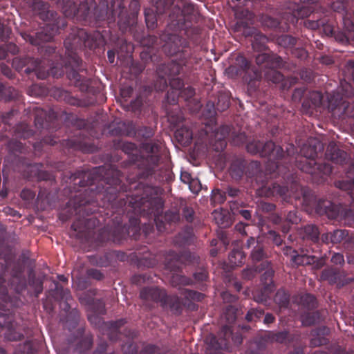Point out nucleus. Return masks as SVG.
I'll use <instances>...</instances> for the list:
<instances>
[{
    "label": "nucleus",
    "mask_w": 354,
    "mask_h": 354,
    "mask_svg": "<svg viewBox=\"0 0 354 354\" xmlns=\"http://www.w3.org/2000/svg\"><path fill=\"white\" fill-rule=\"evenodd\" d=\"M347 156L346 152L339 149L334 144H330L326 151V158L335 164H344L346 162Z\"/></svg>",
    "instance_id": "obj_29"
},
{
    "label": "nucleus",
    "mask_w": 354,
    "mask_h": 354,
    "mask_svg": "<svg viewBox=\"0 0 354 354\" xmlns=\"http://www.w3.org/2000/svg\"><path fill=\"white\" fill-rule=\"evenodd\" d=\"M12 66L17 71H21L25 68V73L30 74L35 72L37 78L44 80L47 77L48 73L41 71V62L37 59L29 56L16 57L12 59Z\"/></svg>",
    "instance_id": "obj_11"
},
{
    "label": "nucleus",
    "mask_w": 354,
    "mask_h": 354,
    "mask_svg": "<svg viewBox=\"0 0 354 354\" xmlns=\"http://www.w3.org/2000/svg\"><path fill=\"white\" fill-rule=\"evenodd\" d=\"M322 94L319 91H309L302 102V107L305 109H314L322 104Z\"/></svg>",
    "instance_id": "obj_33"
},
{
    "label": "nucleus",
    "mask_w": 354,
    "mask_h": 354,
    "mask_svg": "<svg viewBox=\"0 0 354 354\" xmlns=\"http://www.w3.org/2000/svg\"><path fill=\"white\" fill-rule=\"evenodd\" d=\"M300 303L302 306L308 310H314L317 307L316 298L311 294H305L300 298Z\"/></svg>",
    "instance_id": "obj_57"
},
{
    "label": "nucleus",
    "mask_w": 354,
    "mask_h": 354,
    "mask_svg": "<svg viewBox=\"0 0 354 354\" xmlns=\"http://www.w3.org/2000/svg\"><path fill=\"white\" fill-rule=\"evenodd\" d=\"M228 259L231 267L241 266L245 261V255L241 249L236 248L230 252Z\"/></svg>",
    "instance_id": "obj_44"
},
{
    "label": "nucleus",
    "mask_w": 354,
    "mask_h": 354,
    "mask_svg": "<svg viewBox=\"0 0 354 354\" xmlns=\"http://www.w3.org/2000/svg\"><path fill=\"white\" fill-rule=\"evenodd\" d=\"M237 308L234 306L229 304L225 307L223 313V317L226 324L223 325L218 333V338L214 336L211 339V345L215 350H227L230 347L232 339L234 344H241L242 343V337L237 335L234 339L232 336V324L236 319Z\"/></svg>",
    "instance_id": "obj_8"
},
{
    "label": "nucleus",
    "mask_w": 354,
    "mask_h": 354,
    "mask_svg": "<svg viewBox=\"0 0 354 354\" xmlns=\"http://www.w3.org/2000/svg\"><path fill=\"white\" fill-rule=\"evenodd\" d=\"M343 21V31L335 34V40L342 44H349L354 41V14L353 12H346L341 17Z\"/></svg>",
    "instance_id": "obj_17"
},
{
    "label": "nucleus",
    "mask_w": 354,
    "mask_h": 354,
    "mask_svg": "<svg viewBox=\"0 0 354 354\" xmlns=\"http://www.w3.org/2000/svg\"><path fill=\"white\" fill-rule=\"evenodd\" d=\"M161 306L164 308H169L176 315H180L183 310L180 299L176 295H167L166 294Z\"/></svg>",
    "instance_id": "obj_31"
},
{
    "label": "nucleus",
    "mask_w": 354,
    "mask_h": 354,
    "mask_svg": "<svg viewBox=\"0 0 354 354\" xmlns=\"http://www.w3.org/2000/svg\"><path fill=\"white\" fill-rule=\"evenodd\" d=\"M160 41L163 53L176 58L158 66L156 71L158 76L179 75L189 73L199 64L201 59L194 55L189 46V41L184 37L165 31L160 35Z\"/></svg>",
    "instance_id": "obj_5"
},
{
    "label": "nucleus",
    "mask_w": 354,
    "mask_h": 354,
    "mask_svg": "<svg viewBox=\"0 0 354 354\" xmlns=\"http://www.w3.org/2000/svg\"><path fill=\"white\" fill-rule=\"evenodd\" d=\"M304 240L310 241L313 243H317L319 240L320 232L318 227L313 224L305 225L301 233Z\"/></svg>",
    "instance_id": "obj_38"
},
{
    "label": "nucleus",
    "mask_w": 354,
    "mask_h": 354,
    "mask_svg": "<svg viewBox=\"0 0 354 354\" xmlns=\"http://www.w3.org/2000/svg\"><path fill=\"white\" fill-rule=\"evenodd\" d=\"M230 104V95L226 92H219L216 98L214 100H209L206 105L207 111L209 117H213L216 114V111L223 112L227 110Z\"/></svg>",
    "instance_id": "obj_22"
},
{
    "label": "nucleus",
    "mask_w": 354,
    "mask_h": 354,
    "mask_svg": "<svg viewBox=\"0 0 354 354\" xmlns=\"http://www.w3.org/2000/svg\"><path fill=\"white\" fill-rule=\"evenodd\" d=\"M306 253L298 254V252L292 257L291 262L295 266H307L313 262V259Z\"/></svg>",
    "instance_id": "obj_53"
},
{
    "label": "nucleus",
    "mask_w": 354,
    "mask_h": 354,
    "mask_svg": "<svg viewBox=\"0 0 354 354\" xmlns=\"http://www.w3.org/2000/svg\"><path fill=\"white\" fill-rule=\"evenodd\" d=\"M88 319L92 324L97 326L100 330L106 335L111 341L119 339L120 329L127 323L125 319H120L116 321L104 322L97 314L88 315Z\"/></svg>",
    "instance_id": "obj_10"
},
{
    "label": "nucleus",
    "mask_w": 354,
    "mask_h": 354,
    "mask_svg": "<svg viewBox=\"0 0 354 354\" xmlns=\"http://www.w3.org/2000/svg\"><path fill=\"white\" fill-rule=\"evenodd\" d=\"M87 304L90 306L93 313L97 315H104L106 313L105 303L102 299H88Z\"/></svg>",
    "instance_id": "obj_54"
},
{
    "label": "nucleus",
    "mask_w": 354,
    "mask_h": 354,
    "mask_svg": "<svg viewBox=\"0 0 354 354\" xmlns=\"http://www.w3.org/2000/svg\"><path fill=\"white\" fill-rule=\"evenodd\" d=\"M28 284L34 289L36 297H38L43 291V282L37 278L34 270H30L28 273Z\"/></svg>",
    "instance_id": "obj_48"
},
{
    "label": "nucleus",
    "mask_w": 354,
    "mask_h": 354,
    "mask_svg": "<svg viewBox=\"0 0 354 354\" xmlns=\"http://www.w3.org/2000/svg\"><path fill=\"white\" fill-rule=\"evenodd\" d=\"M264 262H268V266L263 270L264 272L261 277V282L263 286H269L271 288H274V284L273 281V277L274 274V270L272 267L271 261L266 260Z\"/></svg>",
    "instance_id": "obj_41"
},
{
    "label": "nucleus",
    "mask_w": 354,
    "mask_h": 354,
    "mask_svg": "<svg viewBox=\"0 0 354 354\" xmlns=\"http://www.w3.org/2000/svg\"><path fill=\"white\" fill-rule=\"evenodd\" d=\"M19 96V92L12 86L0 82V100L10 101Z\"/></svg>",
    "instance_id": "obj_40"
},
{
    "label": "nucleus",
    "mask_w": 354,
    "mask_h": 354,
    "mask_svg": "<svg viewBox=\"0 0 354 354\" xmlns=\"http://www.w3.org/2000/svg\"><path fill=\"white\" fill-rule=\"evenodd\" d=\"M268 266V262H263L257 266L254 265L253 266L247 267L243 270L241 277L246 281L252 280L258 273L263 272Z\"/></svg>",
    "instance_id": "obj_39"
},
{
    "label": "nucleus",
    "mask_w": 354,
    "mask_h": 354,
    "mask_svg": "<svg viewBox=\"0 0 354 354\" xmlns=\"http://www.w3.org/2000/svg\"><path fill=\"white\" fill-rule=\"evenodd\" d=\"M248 152L252 154H259L262 157H267L272 162V171L271 173L280 174L282 171L281 160L284 158L285 151L280 146H277L273 142L268 141L263 143L259 140H253L246 145Z\"/></svg>",
    "instance_id": "obj_7"
},
{
    "label": "nucleus",
    "mask_w": 354,
    "mask_h": 354,
    "mask_svg": "<svg viewBox=\"0 0 354 354\" xmlns=\"http://www.w3.org/2000/svg\"><path fill=\"white\" fill-rule=\"evenodd\" d=\"M140 44L143 46L147 47L149 50L147 53L149 55L151 61L153 62H157L158 59L156 55L153 53V50L161 48L160 37L158 38L155 35H148L141 39Z\"/></svg>",
    "instance_id": "obj_30"
},
{
    "label": "nucleus",
    "mask_w": 354,
    "mask_h": 354,
    "mask_svg": "<svg viewBox=\"0 0 354 354\" xmlns=\"http://www.w3.org/2000/svg\"><path fill=\"white\" fill-rule=\"evenodd\" d=\"M53 292V297L57 300L68 301L71 297L69 290L64 288L58 282H55V289Z\"/></svg>",
    "instance_id": "obj_52"
},
{
    "label": "nucleus",
    "mask_w": 354,
    "mask_h": 354,
    "mask_svg": "<svg viewBox=\"0 0 354 354\" xmlns=\"http://www.w3.org/2000/svg\"><path fill=\"white\" fill-rule=\"evenodd\" d=\"M174 136L178 142L184 146L189 145L192 142L193 138L192 131L186 126H183L177 129L174 133Z\"/></svg>",
    "instance_id": "obj_37"
},
{
    "label": "nucleus",
    "mask_w": 354,
    "mask_h": 354,
    "mask_svg": "<svg viewBox=\"0 0 354 354\" xmlns=\"http://www.w3.org/2000/svg\"><path fill=\"white\" fill-rule=\"evenodd\" d=\"M328 331L329 329L326 326L318 327L312 330L310 333L312 338L310 341V346L314 348L326 345L329 342L328 339L326 337Z\"/></svg>",
    "instance_id": "obj_28"
},
{
    "label": "nucleus",
    "mask_w": 354,
    "mask_h": 354,
    "mask_svg": "<svg viewBox=\"0 0 354 354\" xmlns=\"http://www.w3.org/2000/svg\"><path fill=\"white\" fill-rule=\"evenodd\" d=\"M14 132L16 138L24 139L28 138L33 135V131L30 126L24 122L17 124Z\"/></svg>",
    "instance_id": "obj_49"
},
{
    "label": "nucleus",
    "mask_w": 354,
    "mask_h": 354,
    "mask_svg": "<svg viewBox=\"0 0 354 354\" xmlns=\"http://www.w3.org/2000/svg\"><path fill=\"white\" fill-rule=\"evenodd\" d=\"M154 129L149 127L142 126L136 129V134L134 138L138 140H147L151 138L154 135Z\"/></svg>",
    "instance_id": "obj_50"
},
{
    "label": "nucleus",
    "mask_w": 354,
    "mask_h": 354,
    "mask_svg": "<svg viewBox=\"0 0 354 354\" xmlns=\"http://www.w3.org/2000/svg\"><path fill=\"white\" fill-rule=\"evenodd\" d=\"M301 319L304 326H312L319 319V314L318 312L305 313L302 314Z\"/></svg>",
    "instance_id": "obj_55"
},
{
    "label": "nucleus",
    "mask_w": 354,
    "mask_h": 354,
    "mask_svg": "<svg viewBox=\"0 0 354 354\" xmlns=\"http://www.w3.org/2000/svg\"><path fill=\"white\" fill-rule=\"evenodd\" d=\"M277 43L281 46L292 49L297 44V39L291 35H283L277 38Z\"/></svg>",
    "instance_id": "obj_59"
},
{
    "label": "nucleus",
    "mask_w": 354,
    "mask_h": 354,
    "mask_svg": "<svg viewBox=\"0 0 354 354\" xmlns=\"http://www.w3.org/2000/svg\"><path fill=\"white\" fill-rule=\"evenodd\" d=\"M136 129L132 121H120L109 124L107 127V133L113 136H125L134 138Z\"/></svg>",
    "instance_id": "obj_20"
},
{
    "label": "nucleus",
    "mask_w": 354,
    "mask_h": 354,
    "mask_svg": "<svg viewBox=\"0 0 354 354\" xmlns=\"http://www.w3.org/2000/svg\"><path fill=\"white\" fill-rule=\"evenodd\" d=\"M181 261L180 255L174 251L169 250L165 254V267L171 272H177L180 269Z\"/></svg>",
    "instance_id": "obj_34"
},
{
    "label": "nucleus",
    "mask_w": 354,
    "mask_h": 354,
    "mask_svg": "<svg viewBox=\"0 0 354 354\" xmlns=\"http://www.w3.org/2000/svg\"><path fill=\"white\" fill-rule=\"evenodd\" d=\"M246 160L243 158H236L232 160L230 167V174L232 178L240 180L245 175Z\"/></svg>",
    "instance_id": "obj_32"
},
{
    "label": "nucleus",
    "mask_w": 354,
    "mask_h": 354,
    "mask_svg": "<svg viewBox=\"0 0 354 354\" xmlns=\"http://www.w3.org/2000/svg\"><path fill=\"white\" fill-rule=\"evenodd\" d=\"M258 66H252L245 57L239 55L236 59L238 66L245 72L243 78L249 82L260 80L263 77V71L269 67H282L283 62L280 56L275 54L260 53L255 57Z\"/></svg>",
    "instance_id": "obj_6"
},
{
    "label": "nucleus",
    "mask_w": 354,
    "mask_h": 354,
    "mask_svg": "<svg viewBox=\"0 0 354 354\" xmlns=\"http://www.w3.org/2000/svg\"><path fill=\"white\" fill-rule=\"evenodd\" d=\"M165 295V291L158 287H145L140 290V298L144 306L151 309L158 303L162 305Z\"/></svg>",
    "instance_id": "obj_15"
},
{
    "label": "nucleus",
    "mask_w": 354,
    "mask_h": 354,
    "mask_svg": "<svg viewBox=\"0 0 354 354\" xmlns=\"http://www.w3.org/2000/svg\"><path fill=\"white\" fill-rule=\"evenodd\" d=\"M230 128L229 126H221L216 132L217 140L214 145V149L216 151H223L227 145L225 138L229 136Z\"/></svg>",
    "instance_id": "obj_36"
},
{
    "label": "nucleus",
    "mask_w": 354,
    "mask_h": 354,
    "mask_svg": "<svg viewBox=\"0 0 354 354\" xmlns=\"http://www.w3.org/2000/svg\"><path fill=\"white\" fill-rule=\"evenodd\" d=\"M245 247L248 249H251L250 258L254 264L261 261L268 260L269 255L262 243H260L254 237H250L245 244Z\"/></svg>",
    "instance_id": "obj_21"
},
{
    "label": "nucleus",
    "mask_w": 354,
    "mask_h": 354,
    "mask_svg": "<svg viewBox=\"0 0 354 354\" xmlns=\"http://www.w3.org/2000/svg\"><path fill=\"white\" fill-rule=\"evenodd\" d=\"M239 30L243 28V34L245 37H253L252 42V48L258 52H262L266 50V44L268 41V37L264 34L254 27L248 26L247 22L241 20L236 23Z\"/></svg>",
    "instance_id": "obj_12"
},
{
    "label": "nucleus",
    "mask_w": 354,
    "mask_h": 354,
    "mask_svg": "<svg viewBox=\"0 0 354 354\" xmlns=\"http://www.w3.org/2000/svg\"><path fill=\"white\" fill-rule=\"evenodd\" d=\"M335 186L339 189L344 191H350L351 194L354 190V177L353 178H348L344 180L335 182Z\"/></svg>",
    "instance_id": "obj_62"
},
{
    "label": "nucleus",
    "mask_w": 354,
    "mask_h": 354,
    "mask_svg": "<svg viewBox=\"0 0 354 354\" xmlns=\"http://www.w3.org/2000/svg\"><path fill=\"white\" fill-rule=\"evenodd\" d=\"M62 145L64 150L81 151L84 153L93 152L94 148L93 145H88L84 139L81 138L63 140Z\"/></svg>",
    "instance_id": "obj_25"
},
{
    "label": "nucleus",
    "mask_w": 354,
    "mask_h": 354,
    "mask_svg": "<svg viewBox=\"0 0 354 354\" xmlns=\"http://www.w3.org/2000/svg\"><path fill=\"white\" fill-rule=\"evenodd\" d=\"M43 164L35 163L30 164L27 166L24 171V176L28 180L36 181H51L53 177L50 173L47 171L43 170Z\"/></svg>",
    "instance_id": "obj_23"
},
{
    "label": "nucleus",
    "mask_w": 354,
    "mask_h": 354,
    "mask_svg": "<svg viewBox=\"0 0 354 354\" xmlns=\"http://www.w3.org/2000/svg\"><path fill=\"white\" fill-rule=\"evenodd\" d=\"M319 215H326L330 219H336L340 214V208L328 200H319L315 207Z\"/></svg>",
    "instance_id": "obj_24"
},
{
    "label": "nucleus",
    "mask_w": 354,
    "mask_h": 354,
    "mask_svg": "<svg viewBox=\"0 0 354 354\" xmlns=\"http://www.w3.org/2000/svg\"><path fill=\"white\" fill-rule=\"evenodd\" d=\"M301 221L300 216L298 215V211L296 209L289 211L286 216L284 224L282 225V231L283 233H288L290 224H297Z\"/></svg>",
    "instance_id": "obj_47"
},
{
    "label": "nucleus",
    "mask_w": 354,
    "mask_h": 354,
    "mask_svg": "<svg viewBox=\"0 0 354 354\" xmlns=\"http://www.w3.org/2000/svg\"><path fill=\"white\" fill-rule=\"evenodd\" d=\"M323 150L322 144L316 139H310L307 143L302 145L300 149V155L294 157L297 150L295 146L290 144L286 147L284 158L281 160L282 165L280 174L286 180L285 184L281 185L278 183H267L257 189V194L264 197H280L283 201L290 203L291 199L299 200L303 197L306 200V191L301 187L295 180L292 174H288L290 167L292 168V163L295 167L305 173H313L315 171L316 158L318 152Z\"/></svg>",
    "instance_id": "obj_3"
},
{
    "label": "nucleus",
    "mask_w": 354,
    "mask_h": 354,
    "mask_svg": "<svg viewBox=\"0 0 354 354\" xmlns=\"http://www.w3.org/2000/svg\"><path fill=\"white\" fill-rule=\"evenodd\" d=\"M116 256V251L106 252L103 255L97 257L96 264L100 267H107Z\"/></svg>",
    "instance_id": "obj_58"
},
{
    "label": "nucleus",
    "mask_w": 354,
    "mask_h": 354,
    "mask_svg": "<svg viewBox=\"0 0 354 354\" xmlns=\"http://www.w3.org/2000/svg\"><path fill=\"white\" fill-rule=\"evenodd\" d=\"M157 263V261L151 254L147 253L142 257L138 259L139 268H153Z\"/></svg>",
    "instance_id": "obj_56"
},
{
    "label": "nucleus",
    "mask_w": 354,
    "mask_h": 354,
    "mask_svg": "<svg viewBox=\"0 0 354 354\" xmlns=\"http://www.w3.org/2000/svg\"><path fill=\"white\" fill-rule=\"evenodd\" d=\"M263 339L269 342L287 344L290 342V334L288 330L283 331H268L263 335Z\"/></svg>",
    "instance_id": "obj_35"
},
{
    "label": "nucleus",
    "mask_w": 354,
    "mask_h": 354,
    "mask_svg": "<svg viewBox=\"0 0 354 354\" xmlns=\"http://www.w3.org/2000/svg\"><path fill=\"white\" fill-rule=\"evenodd\" d=\"M278 67H269L268 69L263 71V77L268 81L274 84L281 83L283 80V75L276 68Z\"/></svg>",
    "instance_id": "obj_43"
},
{
    "label": "nucleus",
    "mask_w": 354,
    "mask_h": 354,
    "mask_svg": "<svg viewBox=\"0 0 354 354\" xmlns=\"http://www.w3.org/2000/svg\"><path fill=\"white\" fill-rule=\"evenodd\" d=\"M274 301L280 308H287L290 304V295L284 289H279L274 295Z\"/></svg>",
    "instance_id": "obj_46"
},
{
    "label": "nucleus",
    "mask_w": 354,
    "mask_h": 354,
    "mask_svg": "<svg viewBox=\"0 0 354 354\" xmlns=\"http://www.w3.org/2000/svg\"><path fill=\"white\" fill-rule=\"evenodd\" d=\"M165 75L159 76L160 82L162 83L160 90H164L167 86V80L165 78ZM169 82L170 88L167 93V100L169 104H176L179 98H180V90L184 86V82L183 79L178 75H166Z\"/></svg>",
    "instance_id": "obj_14"
},
{
    "label": "nucleus",
    "mask_w": 354,
    "mask_h": 354,
    "mask_svg": "<svg viewBox=\"0 0 354 354\" xmlns=\"http://www.w3.org/2000/svg\"><path fill=\"white\" fill-rule=\"evenodd\" d=\"M121 335H123L128 339L127 342L122 346V350L124 354H137L138 352V346L133 341L138 336L137 331L126 328L124 329L122 333L120 331L119 339Z\"/></svg>",
    "instance_id": "obj_26"
},
{
    "label": "nucleus",
    "mask_w": 354,
    "mask_h": 354,
    "mask_svg": "<svg viewBox=\"0 0 354 354\" xmlns=\"http://www.w3.org/2000/svg\"><path fill=\"white\" fill-rule=\"evenodd\" d=\"M315 171L310 174H322L323 176H329L333 171V167L329 163H318L316 161Z\"/></svg>",
    "instance_id": "obj_63"
},
{
    "label": "nucleus",
    "mask_w": 354,
    "mask_h": 354,
    "mask_svg": "<svg viewBox=\"0 0 354 354\" xmlns=\"http://www.w3.org/2000/svg\"><path fill=\"white\" fill-rule=\"evenodd\" d=\"M181 295L185 299L190 301H201L205 297V295L203 293L189 289L182 290Z\"/></svg>",
    "instance_id": "obj_60"
},
{
    "label": "nucleus",
    "mask_w": 354,
    "mask_h": 354,
    "mask_svg": "<svg viewBox=\"0 0 354 354\" xmlns=\"http://www.w3.org/2000/svg\"><path fill=\"white\" fill-rule=\"evenodd\" d=\"M354 95L353 86L346 81H342L337 90L330 94L328 102L333 108H338L348 117L354 118V101H348Z\"/></svg>",
    "instance_id": "obj_9"
},
{
    "label": "nucleus",
    "mask_w": 354,
    "mask_h": 354,
    "mask_svg": "<svg viewBox=\"0 0 354 354\" xmlns=\"http://www.w3.org/2000/svg\"><path fill=\"white\" fill-rule=\"evenodd\" d=\"M273 290L274 289L270 288L269 286H263L252 292L254 300L258 303L266 302Z\"/></svg>",
    "instance_id": "obj_45"
},
{
    "label": "nucleus",
    "mask_w": 354,
    "mask_h": 354,
    "mask_svg": "<svg viewBox=\"0 0 354 354\" xmlns=\"http://www.w3.org/2000/svg\"><path fill=\"white\" fill-rule=\"evenodd\" d=\"M104 44V37L99 30L87 32L83 28L73 29L64 42L66 57L62 59L61 67L53 66L49 73L56 78L60 77L66 73L67 77L82 92H91L93 80L80 74L79 72H82L84 68L82 59L77 55V50L84 47L90 50L95 49L103 46Z\"/></svg>",
    "instance_id": "obj_4"
},
{
    "label": "nucleus",
    "mask_w": 354,
    "mask_h": 354,
    "mask_svg": "<svg viewBox=\"0 0 354 354\" xmlns=\"http://www.w3.org/2000/svg\"><path fill=\"white\" fill-rule=\"evenodd\" d=\"M7 148L10 154L14 156H17L18 153H24L26 151V148L23 143L16 139H11L8 141Z\"/></svg>",
    "instance_id": "obj_51"
},
{
    "label": "nucleus",
    "mask_w": 354,
    "mask_h": 354,
    "mask_svg": "<svg viewBox=\"0 0 354 354\" xmlns=\"http://www.w3.org/2000/svg\"><path fill=\"white\" fill-rule=\"evenodd\" d=\"M113 147L131 156V162L133 164L140 161V169L135 176H128L126 178L128 185L122 182V174L113 165L95 167L89 171H77L71 175L70 179L74 185H78L82 188L86 187L83 192L75 195L68 201V205L73 207V212L80 217L71 225V229L76 232L78 238L88 239L91 230L100 222L95 217L84 218V216L94 214L100 207L109 209L108 201L97 197L99 193H105L109 186L117 187L119 190L116 195L123 194L125 198L126 194H131L134 192L133 186L130 189L131 183L138 184L142 183L140 179L151 176L163 159L167 156L165 147L158 140L141 143L140 149L145 153L142 156L138 154V147L131 142L114 140Z\"/></svg>",
    "instance_id": "obj_1"
},
{
    "label": "nucleus",
    "mask_w": 354,
    "mask_h": 354,
    "mask_svg": "<svg viewBox=\"0 0 354 354\" xmlns=\"http://www.w3.org/2000/svg\"><path fill=\"white\" fill-rule=\"evenodd\" d=\"M212 216L216 223L221 228H227L232 224L230 216L226 212L214 210L212 213Z\"/></svg>",
    "instance_id": "obj_42"
},
{
    "label": "nucleus",
    "mask_w": 354,
    "mask_h": 354,
    "mask_svg": "<svg viewBox=\"0 0 354 354\" xmlns=\"http://www.w3.org/2000/svg\"><path fill=\"white\" fill-rule=\"evenodd\" d=\"M261 23L264 28L270 29H276L279 25V21L277 19L267 15H263L261 17Z\"/></svg>",
    "instance_id": "obj_61"
},
{
    "label": "nucleus",
    "mask_w": 354,
    "mask_h": 354,
    "mask_svg": "<svg viewBox=\"0 0 354 354\" xmlns=\"http://www.w3.org/2000/svg\"><path fill=\"white\" fill-rule=\"evenodd\" d=\"M331 243L333 244L341 243L348 235L346 230H335L331 232Z\"/></svg>",
    "instance_id": "obj_64"
},
{
    "label": "nucleus",
    "mask_w": 354,
    "mask_h": 354,
    "mask_svg": "<svg viewBox=\"0 0 354 354\" xmlns=\"http://www.w3.org/2000/svg\"><path fill=\"white\" fill-rule=\"evenodd\" d=\"M55 33V29L50 28L48 30V27L38 32H21V37L27 42H29L33 46H41L42 43L50 41Z\"/></svg>",
    "instance_id": "obj_18"
},
{
    "label": "nucleus",
    "mask_w": 354,
    "mask_h": 354,
    "mask_svg": "<svg viewBox=\"0 0 354 354\" xmlns=\"http://www.w3.org/2000/svg\"><path fill=\"white\" fill-rule=\"evenodd\" d=\"M32 109L36 128L47 130L54 129L57 122V115L54 111L50 109L45 110L37 106L33 107Z\"/></svg>",
    "instance_id": "obj_13"
},
{
    "label": "nucleus",
    "mask_w": 354,
    "mask_h": 354,
    "mask_svg": "<svg viewBox=\"0 0 354 354\" xmlns=\"http://www.w3.org/2000/svg\"><path fill=\"white\" fill-rule=\"evenodd\" d=\"M318 0H291L288 2V10L293 18H305L313 12L312 6L316 4Z\"/></svg>",
    "instance_id": "obj_16"
},
{
    "label": "nucleus",
    "mask_w": 354,
    "mask_h": 354,
    "mask_svg": "<svg viewBox=\"0 0 354 354\" xmlns=\"http://www.w3.org/2000/svg\"><path fill=\"white\" fill-rule=\"evenodd\" d=\"M134 192L131 194L116 195L119 190L117 187H107L105 193H99L100 197L108 201L109 210L111 216H114L106 225L99 230L95 241L98 245L113 242L120 244L127 236L137 239L140 232V217L149 219L145 223L142 230L147 235L153 230L156 225L158 232H162L166 229V223H176L180 220V214L177 212L167 211L162 215L164 202L158 196L155 187L142 183L136 184L131 183Z\"/></svg>",
    "instance_id": "obj_2"
},
{
    "label": "nucleus",
    "mask_w": 354,
    "mask_h": 354,
    "mask_svg": "<svg viewBox=\"0 0 354 354\" xmlns=\"http://www.w3.org/2000/svg\"><path fill=\"white\" fill-rule=\"evenodd\" d=\"M182 13L187 22H196L199 18V12L196 5L190 0H180Z\"/></svg>",
    "instance_id": "obj_27"
},
{
    "label": "nucleus",
    "mask_w": 354,
    "mask_h": 354,
    "mask_svg": "<svg viewBox=\"0 0 354 354\" xmlns=\"http://www.w3.org/2000/svg\"><path fill=\"white\" fill-rule=\"evenodd\" d=\"M321 278L324 281H328L330 284H336L339 288L353 281L352 278L346 277V274L344 271L333 267L324 269L322 272Z\"/></svg>",
    "instance_id": "obj_19"
}]
</instances>
